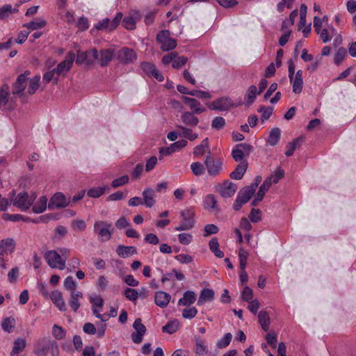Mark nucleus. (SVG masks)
I'll use <instances>...</instances> for the list:
<instances>
[{"label": "nucleus", "instance_id": "7", "mask_svg": "<svg viewBox=\"0 0 356 356\" xmlns=\"http://www.w3.org/2000/svg\"><path fill=\"white\" fill-rule=\"evenodd\" d=\"M253 150V147L248 143H239L237 144L232 151V156L236 162L243 161L245 157L249 156L250 152Z\"/></svg>", "mask_w": 356, "mask_h": 356}, {"label": "nucleus", "instance_id": "8", "mask_svg": "<svg viewBox=\"0 0 356 356\" xmlns=\"http://www.w3.org/2000/svg\"><path fill=\"white\" fill-rule=\"evenodd\" d=\"M204 165L209 175L216 177L220 174L222 170V161L221 159L215 160L211 156V152L209 151V154L204 161Z\"/></svg>", "mask_w": 356, "mask_h": 356}, {"label": "nucleus", "instance_id": "28", "mask_svg": "<svg viewBox=\"0 0 356 356\" xmlns=\"http://www.w3.org/2000/svg\"><path fill=\"white\" fill-rule=\"evenodd\" d=\"M248 168L247 161L241 162L236 169L230 174V177L234 179H241Z\"/></svg>", "mask_w": 356, "mask_h": 356}, {"label": "nucleus", "instance_id": "54", "mask_svg": "<svg viewBox=\"0 0 356 356\" xmlns=\"http://www.w3.org/2000/svg\"><path fill=\"white\" fill-rule=\"evenodd\" d=\"M106 187H97L88 190V195L90 197L97 198L104 193Z\"/></svg>", "mask_w": 356, "mask_h": 356}, {"label": "nucleus", "instance_id": "17", "mask_svg": "<svg viewBox=\"0 0 356 356\" xmlns=\"http://www.w3.org/2000/svg\"><path fill=\"white\" fill-rule=\"evenodd\" d=\"M195 115L190 111H185L181 115L180 120L184 127H195L198 124L199 119Z\"/></svg>", "mask_w": 356, "mask_h": 356}, {"label": "nucleus", "instance_id": "40", "mask_svg": "<svg viewBox=\"0 0 356 356\" xmlns=\"http://www.w3.org/2000/svg\"><path fill=\"white\" fill-rule=\"evenodd\" d=\"M46 24L47 22L45 20L40 18H36L35 20L31 22L24 24L23 26L26 27L29 30L33 31L43 28L46 25Z\"/></svg>", "mask_w": 356, "mask_h": 356}, {"label": "nucleus", "instance_id": "37", "mask_svg": "<svg viewBox=\"0 0 356 356\" xmlns=\"http://www.w3.org/2000/svg\"><path fill=\"white\" fill-rule=\"evenodd\" d=\"M15 323V318L12 316L4 318L1 323V328L4 332L10 333L13 331Z\"/></svg>", "mask_w": 356, "mask_h": 356}, {"label": "nucleus", "instance_id": "27", "mask_svg": "<svg viewBox=\"0 0 356 356\" xmlns=\"http://www.w3.org/2000/svg\"><path fill=\"white\" fill-rule=\"evenodd\" d=\"M142 195L144 200L143 204L147 207L151 208L155 204L154 191L153 189L150 188H145Z\"/></svg>", "mask_w": 356, "mask_h": 356}, {"label": "nucleus", "instance_id": "49", "mask_svg": "<svg viewBox=\"0 0 356 356\" xmlns=\"http://www.w3.org/2000/svg\"><path fill=\"white\" fill-rule=\"evenodd\" d=\"M257 111L262 113L261 119L262 121H264L270 117L273 111V108L271 106L265 107L264 106H261L258 108Z\"/></svg>", "mask_w": 356, "mask_h": 356}, {"label": "nucleus", "instance_id": "36", "mask_svg": "<svg viewBox=\"0 0 356 356\" xmlns=\"http://www.w3.org/2000/svg\"><path fill=\"white\" fill-rule=\"evenodd\" d=\"M259 323L264 331H268L270 326V318L268 312L264 310L259 312L258 314Z\"/></svg>", "mask_w": 356, "mask_h": 356}, {"label": "nucleus", "instance_id": "30", "mask_svg": "<svg viewBox=\"0 0 356 356\" xmlns=\"http://www.w3.org/2000/svg\"><path fill=\"white\" fill-rule=\"evenodd\" d=\"M10 96V87L8 84H3L0 89V107H6L8 103Z\"/></svg>", "mask_w": 356, "mask_h": 356}, {"label": "nucleus", "instance_id": "23", "mask_svg": "<svg viewBox=\"0 0 356 356\" xmlns=\"http://www.w3.org/2000/svg\"><path fill=\"white\" fill-rule=\"evenodd\" d=\"M176 127L180 130L179 136L188 139L191 141H193L198 138V134L194 133L191 127H184V125L181 124H178Z\"/></svg>", "mask_w": 356, "mask_h": 356}, {"label": "nucleus", "instance_id": "53", "mask_svg": "<svg viewBox=\"0 0 356 356\" xmlns=\"http://www.w3.org/2000/svg\"><path fill=\"white\" fill-rule=\"evenodd\" d=\"M191 169L195 176H200L204 172V165L200 162H195L191 165Z\"/></svg>", "mask_w": 356, "mask_h": 356}, {"label": "nucleus", "instance_id": "33", "mask_svg": "<svg viewBox=\"0 0 356 356\" xmlns=\"http://www.w3.org/2000/svg\"><path fill=\"white\" fill-rule=\"evenodd\" d=\"M40 82V76L35 75L32 79L28 81V89L26 93L29 95L34 94L39 88Z\"/></svg>", "mask_w": 356, "mask_h": 356}, {"label": "nucleus", "instance_id": "46", "mask_svg": "<svg viewBox=\"0 0 356 356\" xmlns=\"http://www.w3.org/2000/svg\"><path fill=\"white\" fill-rule=\"evenodd\" d=\"M248 252L243 248H240L238 252L239 266L241 269H245L247 265Z\"/></svg>", "mask_w": 356, "mask_h": 356}, {"label": "nucleus", "instance_id": "60", "mask_svg": "<svg viewBox=\"0 0 356 356\" xmlns=\"http://www.w3.org/2000/svg\"><path fill=\"white\" fill-rule=\"evenodd\" d=\"M197 314V310L195 307L186 308L182 312V316L184 318L191 319L194 318Z\"/></svg>", "mask_w": 356, "mask_h": 356}, {"label": "nucleus", "instance_id": "48", "mask_svg": "<svg viewBox=\"0 0 356 356\" xmlns=\"http://www.w3.org/2000/svg\"><path fill=\"white\" fill-rule=\"evenodd\" d=\"M347 55L346 49L343 47L339 48L334 56V62L339 65Z\"/></svg>", "mask_w": 356, "mask_h": 356}, {"label": "nucleus", "instance_id": "4", "mask_svg": "<svg viewBox=\"0 0 356 356\" xmlns=\"http://www.w3.org/2000/svg\"><path fill=\"white\" fill-rule=\"evenodd\" d=\"M170 33L168 30H163L159 31L156 35V40L161 44V49L163 51L172 50L177 46L176 40L170 38Z\"/></svg>", "mask_w": 356, "mask_h": 356}, {"label": "nucleus", "instance_id": "1", "mask_svg": "<svg viewBox=\"0 0 356 356\" xmlns=\"http://www.w3.org/2000/svg\"><path fill=\"white\" fill-rule=\"evenodd\" d=\"M113 229L112 224L107 221L97 220L94 223V232L102 242H106L111 238Z\"/></svg>", "mask_w": 356, "mask_h": 356}, {"label": "nucleus", "instance_id": "41", "mask_svg": "<svg viewBox=\"0 0 356 356\" xmlns=\"http://www.w3.org/2000/svg\"><path fill=\"white\" fill-rule=\"evenodd\" d=\"M257 94H258L257 87L254 85L250 86L248 88V89L247 90V93L245 97V98L246 99L247 105L249 106L254 102V100L256 99Z\"/></svg>", "mask_w": 356, "mask_h": 356}, {"label": "nucleus", "instance_id": "35", "mask_svg": "<svg viewBox=\"0 0 356 356\" xmlns=\"http://www.w3.org/2000/svg\"><path fill=\"white\" fill-rule=\"evenodd\" d=\"M280 136H281L280 129L277 128V127L273 128L270 131L269 136L267 139V142L270 145L275 146L278 143V142L280 139Z\"/></svg>", "mask_w": 356, "mask_h": 356}, {"label": "nucleus", "instance_id": "15", "mask_svg": "<svg viewBox=\"0 0 356 356\" xmlns=\"http://www.w3.org/2000/svg\"><path fill=\"white\" fill-rule=\"evenodd\" d=\"M16 243L11 238H7L0 241V257H8L15 250Z\"/></svg>", "mask_w": 356, "mask_h": 356}, {"label": "nucleus", "instance_id": "52", "mask_svg": "<svg viewBox=\"0 0 356 356\" xmlns=\"http://www.w3.org/2000/svg\"><path fill=\"white\" fill-rule=\"evenodd\" d=\"M11 5H4L0 8V19H4L14 13Z\"/></svg>", "mask_w": 356, "mask_h": 356}, {"label": "nucleus", "instance_id": "38", "mask_svg": "<svg viewBox=\"0 0 356 356\" xmlns=\"http://www.w3.org/2000/svg\"><path fill=\"white\" fill-rule=\"evenodd\" d=\"M47 198L42 196L39 198L35 204L33 205L32 210L35 213H41L47 209Z\"/></svg>", "mask_w": 356, "mask_h": 356}, {"label": "nucleus", "instance_id": "42", "mask_svg": "<svg viewBox=\"0 0 356 356\" xmlns=\"http://www.w3.org/2000/svg\"><path fill=\"white\" fill-rule=\"evenodd\" d=\"M195 353L199 355L207 354V346L204 344V341L199 337H195Z\"/></svg>", "mask_w": 356, "mask_h": 356}, {"label": "nucleus", "instance_id": "16", "mask_svg": "<svg viewBox=\"0 0 356 356\" xmlns=\"http://www.w3.org/2000/svg\"><path fill=\"white\" fill-rule=\"evenodd\" d=\"M182 99L185 104L188 105L189 108L191 111H190L191 113L194 114H201L205 112L206 108L202 106L200 102L196 99L183 96Z\"/></svg>", "mask_w": 356, "mask_h": 356}, {"label": "nucleus", "instance_id": "32", "mask_svg": "<svg viewBox=\"0 0 356 356\" xmlns=\"http://www.w3.org/2000/svg\"><path fill=\"white\" fill-rule=\"evenodd\" d=\"M272 179L273 177H267L263 182V184L260 186L259 191L257 193V200H262L265 193L268 191L270 187L272 185Z\"/></svg>", "mask_w": 356, "mask_h": 356}, {"label": "nucleus", "instance_id": "10", "mask_svg": "<svg viewBox=\"0 0 356 356\" xmlns=\"http://www.w3.org/2000/svg\"><path fill=\"white\" fill-rule=\"evenodd\" d=\"M29 77L26 74H19L13 84L12 93L14 96L25 97L24 90L28 86Z\"/></svg>", "mask_w": 356, "mask_h": 356}, {"label": "nucleus", "instance_id": "47", "mask_svg": "<svg viewBox=\"0 0 356 356\" xmlns=\"http://www.w3.org/2000/svg\"><path fill=\"white\" fill-rule=\"evenodd\" d=\"M66 332L60 326L54 325L52 327V334L58 340H61L65 338Z\"/></svg>", "mask_w": 356, "mask_h": 356}, {"label": "nucleus", "instance_id": "61", "mask_svg": "<svg viewBox=\"0 0 356 356\" xmlns=\"http://www.w3.org/2000/svg\"><path fill=\"white\" fill-rule=\"evenodd\" d=\"M64 287L70 292L76 290V284L72 276H67L64 281Z\"/></svg>", "mask_w": 356, "mask_h": 356}, {"label": "nucleus", "instance_id": "57", "mask_svg": "<svg viewBox=\"0 0 356 356\" xmlns=\"http://www.w3.org/2000/svg\"><path fill=\"white\" fill-rule=\"evenodd\" d=\"M232 335L231 333L228 332L226 333L224 337L218 341L217 346L220 348H225L227 347L232 340Z\"/></svg>", "mask_w": 356, "mask_h": 356}, {"label": "nucleus", "instance_id": "24", "mask_svg": "<svg viewBox=\"0 0 356 356\" xmlns=\"http://www.w3.org/2000/svg\"><path fill=\"white\" fill-rule=\"evenodd\" d=\"M83 298V293L79 291H73L70 293L69 305L74 312H76L80 307L79 299Z\"/></svg>", "mask_w": 356, "mask_h": 356}, {"label": "nucleus", "instance_id": "39", "mask_svg": "<svg viewBox=\"0 0 356 356\" xmlns=\"http://www.w3.org/2000/svg\"><path fill=\"white\" fill-rule=\"evenodd\" d=\"M210 250L215 254L218 258H222L224 253L219 249V243L217 238H213L209 243Z\"/></svg>", "mask_w": 356, "mask_h": 356}, {"label": "nucleus", "instance_id": "12", "mask_svg": "<svg viewBox=\"0 0 356 356\" xmlns=\"http://www.w3.org/2000/svg\"><path fill=\"white\" fill-rule=\"evenodd\" d=\"M70 203V200L67 198L62 193H56L49 200V209H59L67 207Z\"/></svg>", "mask_w": 356, "mask_h": 356}, {"label": "nucleus", "instance_id": "43", "mask_svg": "<svg viewBox=\"0 0 356 356\" xmlns=\"http://www.w3.org/2000/svg\"><path fill=\"white\" fill-rule=\"evenodd\" d=\"M209 147L208 138H205L202 141L200 145H197L194 148L193 155L197 157L201 156L205 153L206 149H209Z\"/></svg>", "mask_w": 356, "mask_h": 356}, {"label": "nucleus", "instance_id": "26", "mask_svg": "<svg viewBox=\"0 0 356 356\" xmlns=\"http://www.w3.org/2000/svg\"><path fill=\"white\" fill-rule=\"evenodd\" d=\"M92 49L86 51H79L76 59L77 64L91 65L94 63V58L91 56Z\"/></svg>", "mask_w": 356, "mask_h": 356}, {"label": "nucleus", "instance_id": "2", "mask_svg": "<svg viewBox=\"0 0 356 356\" xmlns=\"http://www.w3.org/2000/svg\"><path fill=\"white\" fill-rule=\"evenodd\" d=\"M91 56L94 58V60H96L102 67H105L113 59L115 56L114 50L107 49L98 51L96 49H92Z\"/></svg>", "mask_w": 356, "mask_h": 356}, {"label": "nucleus", "instance_id": "29", "mask_svg": "<svg viewBox=\"0 0 356 356\" xmlns=\"http://www.w3.org/2000/svg\"><path fill=\"white\" fill-rule=\"evenodd\" d=\"M196 300V295L192 291H187L184 293V296L178 301V305L190 306Z\"/></svg>", "mask_w": 356, "mask_h": 356}, {"label": "nucleus", "instance_id": "5", "mask_svg": "<svg viewBox=\"0 0 356 356\" xmlns=\"http://www.w3.org/2000/svg\"><path fill=\"white\" fill-rule=\"evenodd\" d=\"M182 221L179 226L176 227V231H185L192 229L194 227L195 213L192 209H186L180 213Z\"/></svg>", "mask_w": 356, "mask_h": 356}, {"label": "nucleus", "instance_id": "9", "mask_svg": "<svg viewBox=\"0 0 356 356\" xmlns=\"http://www.w3.org/2000/svg\"><path fill=\"white\" fill-rule=\"evenodd\" d=\"M35 195L29 196L28 193H19L14 200V205L20 209L22 211L27 210L33 203Z\"/></svg>", "mask_w": 356, "mask_h": 356}, {"label": "nucleus", "instance_id": "51", "mask_svg": "<svg viewBox=\"0 0 356 356\" xmlns=\"http://www.w3.org/2000/svg\"><path fill=\"white\" fill-rule=\"evenodd\" d=\"M71 226L74 230H79L81 232L86 229V223L81 219H74L71 222Z\"/></svg>", "mask_w": 356, "mask_h": 356}, {"label": "nucleus", "instance_id": "11", "mask_svg": "<svg viewBox=\"0 0 356 356\" xmlns=\"http://www.w3.org/2000/svg\"><path fill=\"white\" fill-rule=\"evenodd\" d=\"M238 104H234L232 99L227 97H222L213 101L209 108L211 110L228 111L230 108L236 107Z\"/></svg>", "mask_w": 356, "mask_h": 356}, {"label": "nucleus", "instance_id": "3", "mask_svg": "<svg viewBox=\"0 0 356 356\" xmlns=\"http://www.w3.org/2000/svg\"><path fill=\"white\" fill-rule=\"evenodd\" d=\"M44 257L48 265L52 268L63 270L65 268V259L62 258L56 250L46 252Z\"/></svg>", "mask_w": 356, "mask_h": 356}, {"label": "nucleus", "instance_id": "55", "mask_svg": "<svg viewBox=\"0 0 356 356\" xmlns=\"http://www.w3.org/2000/svg\"><path fill=\"white\" fill-rule=\"evenodd\" d=\"M254 187V186H248L243 187L239 191L238 193H240V195H243L244 197L250 200L255 192Z\"/></svg>", "mask_w": 356, "mask_h": 356}, {"label": "nucleus", "instance_id": "25", "mask_svg": "<svg viewBox=\"0 0 356 356\" xmlns=\"http://www.w3.org/2000/svg\"><path fill=\"white\" fill-rule=\"evenodd\" d=\"M303 142L304 137L300 136L294 139L291 143H288L286 147V150L285 152V155L288 157L292 156L296 149L300 148Z\"/></svg>", "mask_w": 356, "mask_h": 356}, {"label": "nucleus", "instance_id": "45", "mask_svg": "<svg viewBox=\"0 0 356 356\" xmlns=\"http://www.w3.org/2000/svg\"><path fill=\"white\" fill-rule=\"evenodd\" d=\"M293 87V92L296 94H299L302 92L303 86L302 78L293 77L292 81H290Z\"/></svg>", "mask_w": 356, "mask_h": 356}, {"label": "nucleus", "instance_id": "14", "mask_svg": "<svg viewBox=\"0 0 356 356\" xmlns=\"http://www.w3.org/2000/svg\"><path fill=\"white\" fill-rule=\"evenodd\" d=\"M75 58V54L70 52L65 60L60 62L56 68H54L57 76L66 74L71 68L73 61Z\"/></svg>", "mask_w": 356, "mask_h": 356}, {"label": "nucleus", "instance_id": "21", "mask_svg": "<svg viewBox=\"0 0 356 356\" xmlns=\"http://www.w3.org/2000/svg\"><path fill=\"white\" fill-rule=\"evenodd\" d=\"M49 296L53 303L58 308L59 310H66V305L63 300V294L60 291H52Z\"/></svg>", "mask_w": 356, "mask_h": 356}, {"label": "nucleus", "instance_id": "34", "mask_svg": "<svg viewBox=\"0 0 356 356\" xmlns=\"http://www.w3.org/2000/svg\"><path fill=\"white\" fill-rule=\"evenodd\" d=\"M26 345V340L22 338H17L15 339L13 343V349L10 353V356H15L22 352Z\"/></svg>", "mask_w": 356, "mask_h": 356}, {"label": "nucleus", "instance_id": "13", "mask_svg": "<svg viewBox=\"0 0 356 356\" xmlns=\"http://www.w3.org/2000/svg\"><path fill=\"white\" fill-rule=\"evenodd\" d=\"M136 53L134 49L124 47L118 53V60L124 64L131 63L136 60Z\"/></svg>", "mask_w": 356, "mask_h": 356}, {"label": "nucleus", "instance_id": "58", "mask_svg": "<svg viewBox=\"0 0 356 356\" xmlns=\"http://www.w3.org/2000/svg\"><path fill=\"white\" fill-rule=\"evenodd\" d=\"M124 294L125 297L131 300V301H135L138 298V293L136 289H131V288H127L124 290Z\"/></svg>", "mask_w": 356, "mask_h": 356}, {"label": "nucleus", "instance_id": "62", "mask_svg": "<svg viewBox=\"0 0 356 356\" xmlns=\"http://www.w3.org/2000/svg\"><path fill=\"white\" fill-rule=\"evenodd\" d=\"M178 239L181 244L186 245L192 241L193 236L188 233H181L178 235Z\"/></svg>", "mask_w": 356, "mask_h": 356}, {"label": "nucleus", "instance_id": "18", "mask_svg": "<svg viewBox=\"0 0 356 356\" xmlns=\"http://www.w3.org/2000/svg\"><path fill=\"white\" fill-rule=\"evenodd\" d=\"M171 299V296L163 291L156 292L154 296L155 304L161 307L165 308L168 306Z\"/></svg>", "mask_w": 356, "mask_h": 356}, {"label": "nucleus", "instance_id": "20", "mask_svg": "<svg viewBox=\"0 0 356 356\" xmlns=\"http://www.w3.org/2000/svg\"><path fill=\"white\" fill-rule=\"evenodd\" d=\"M203 207L209 211H218L219 207L217 204V200L214 195H207L203 200Z\"/></svg>", "mask_w": 356, "mask_h": 356}, {"label": "nucleus", "instance_id": "6", "mask_svg": "<svg viewBox=\"0 0 356 356\" xmlns=\"http://www.w3.org/2000/svg\"><path fill=\"white\" fill-rule=\"evenodd\" d=\"M237 185L229 180H225L222 183H218L214 186L216 191L224 198L231 197L234 195L237 190Z\"/></svg>", "mask_w": 356, "mask_h": 356}, {"label": "nucleus", "instance_id": "56", "mask_svg": "<svg viewBox=\"0 0 356 356\" xmlns=\"http://www.w3.org/2000/svg\"><path fill=\"white\" fill-rule=\"evenodd\" d=\"M225 126V120L222 117H216L211 122V127L216 130H220Z\"/></svg>", "mask_w": 356, "mask_h": 356}, {"label": "nucleus", "instance_id": "44", "mask_svg": "<svg viewBox=\"0 0 356 356\" xmlns=\"http://www.w3.org/2000/svg\"><path fill=\"white\" fill-rule=\"evenodd\" d=\"M179 327V321L177 320L168 322L165 326L163 327L162 330L163 332L168 334H173L176 332Z\"/></svg>", "mask_w": 356, "mask_h": 356}, {"label": "nucleus", "instance_id": "19", "mask_svg": "<svg viewBox=\"0 0 356 356\" xmlns=\"http://www.w3.org/2000/svg\"><path fill=\"white\" fill-rule=\"evenodd\" d=\"M141 19V15L138 12H134L133 14L125 17L122 20V24L127 30H133L136 27V23Z\"/></svg>", "mask_w": 356, "mask_h": 356}, {"label": "nucleus", "instance_id": "22", "mask_svg": "<svg viewBox=\"0 0 356 356\" xmlns=\"http://www.w3.org/2000/svg\"><path fill=\"white\" fill-rule=\"evenodd\" d=\"M116 252L120 257L126 258L137 254V250L134 246L119 245L116 248Z\"/></svg>", "mask_w": 356, "mask_h": 356}, {"label": "nucleus", "instance_id": "59", "mask_svg": "<svg viewBox=\"0 0 356 356\" xmlns=\"http://www.w3.org/2000/svg\"><path fill=\"white\" fill-rule=\"evenodd\" d=\"M19 269L18 267L13 268L8 273V281L10 283H15L19 276Z\"/></svg>", "mask_w": 356, "mask_h": 356}, {"label": "nucleus", "instance_id": "64", "mask_svg": "<svg viewBox=\"0 0 356 356\" xmlns=\"http://www.w3.org/2000/svg\"><path fill=\"white\" fill-rule=\"evenodd\" d=\"M261 212L259 209H252L248 216L252 222H257L261 220Z\"/></svg>", "mask_w": 356, "mask_h": 356}, {"label": "nucleus", "instance_id": "50", "mask_svg": "<svg viewBox=\"0 0 356 356\" xmlns=\"http://www.w3.org/2000/svg\"><path fill=\"white\" fill-rule=\"evenodd\" d=\"M249 200L244 197L243 195H240L239 193H238L237 197L234 201V203L233 204V209L235 211H239L243 204L247 203Z\"/></svg>", "mask_w": 356, "mask_h": 356}, {"label": "nucleus", "instance_id": "31", "mask_svg": "<svg viewBox=\"0 0 356 356\" xmlns=\"http://www.w3.org/2000/svg\"><path fill=\"white\" fill-rule=\"evenodd\" d=\"M214 291L210 289H204L202 290L199 299L197 300V305H200L205 302H211L213 300Z\"/></svg>", "mask_w": 356, "mask_h": 356}, {"label": "nucleus", "instance_id": "63", "mask_svg": "<svg viewBox=\"0 0 356 356\" xmlns=\"http://www.w3.org/2000/svg\"><path fill=\"white\" fill-rule=\"evenodd\" d=\"M129 181V177L127 175H123L118 179H114L112 181V186L114 188H118L121 186L126 184Z\"/></svg>", "mask_w": 356, "mask_h": 356}]
</instances>
